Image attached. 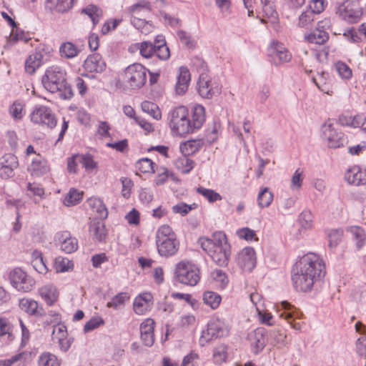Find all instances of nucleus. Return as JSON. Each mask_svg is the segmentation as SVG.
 Instances as JSON below:
<instances>
[{"label": "nucleus", "instance_id": "bf43d9fd", "mask_svg": "<svg viewBox=\"0 0 366 366\" xmlns=\"http://www.w3.org/2000/svg\"><path fill=\"white\" fill-rule=\"evenodd\" d=\"M300 226L304 229H310L312 227L313 215L309 210L302 211L298 218Z\"/></svg>", "mask_w": 366, "mask_h": 366}, {"label": "nucleus", "instance_id": "dca6fc26", "mask_svg": "<svg viewBox=\"0 0 366 366\" xmlns=\"http://www.w3.org/2000/svg\"><path fill=\"white\" fill-rule=\"evenodd\" d=\"M17 157L11 154H6L0 159V177L9 179L14 175V169L18 167Z\"/></svg>", "mask_w": 366, "mask_h": 366}, {"label": "nucleus", "instance_id": "2f4dec72", "mask_svg": "<svg viewBox=\"0 0 366 366\" xmlns=\"http://www.w3.org/2000/svg\"><path fill=\"white\" fill-rule=\"evenodd\" d=\"M170 127L173 132L179 136H184L194 132L189 117H184Z\"/></svg>", "mask_w": 366, "mask_h": 366}, {"label": "nucleus", "instance_id": "de8ad7c7", "mask_svg": "<svg viewBox=\"0 0 366 366\" xmlns=\"http://www.w3.org/2000/svg\"><path fill=\"white\" fill-rule=\"evenodd\" d=\"M141 107L144 112L149 114L154 119L157 120L161 119V112L156 104L149 101H144L142 103Z\"/></svg>", "mask_w": 366, "mask_h": 366}, {"label": "nucleus", "instance_id": "a878e982", "mask_svg": "<svg viewBox=\"0 0 366 366\" xmlns=\"http://www.w3.org/2000/svg\"><path fill=\"white\" fill-rule=\"evenodd\" d=\"M205 144V140L202 138L193 139L182 143L179 149L182 154L191 155L201 149Z\"/></svg>", "mask_w": 366, "mask_h": 366}, {"label": "nucleus", "instance_id": "4be33fe9", "mask_svg": "<svg viewBox=\"0 0 366 366\" xmlns=\"http://www.w3.org/2000/svg\"><path fill=\"white\" fill-rule=\"evenodd\" d=\"M105 67L106 64L99 54L89 55L84 63V69L89 72H102Z\"/></svg>", "mask_w": 366, "mask_h": 366}, {"label": "nucleus", "instance_id": "6e6552de", "mask_svg": "<svg viewBox=\"0 0 366 366\" xmlns=\"http://www.w3.org/2000/svg\"><path fill=\"white\" fill-rule=\"evenodd\" d=\"M125 79L132 89H139L147 81V69L140 64L129 66L125 70Z\"/></svg>", "mask_w": 366, "mask_h": 366}, {"label": "nucleus", "instance_id": "c9c22d12", "mask_svg": "<svg viewBox=\"0 0 366 366\" xmlns=\"http://www.w3.org/2000/svg\"><path fill=\"white\" fill-rule=\"evenodd\" d=\"M132 16L144 15L152 11L151 4L146 0H141L128 9Z\"/></svg>", "mask_w": 366, "mask_h": 366}, {"label": "nucleus", "instance_id": "3c124183", "mask_svg": "<svg viewBox=\"0 0 366 366\" xmlns=\"http://www.w3.org/2000/svg\"><path fill=\"white\" fill-rule=\"evenodd\" d=\"M0 337L6 342H10L14 339V335L11 332V325L6 318L0 317Z\"/></svg>", "mask_w": 366, "mask_h": 366}, {"label": "nucleus", "instance_id": "cd10ccee", "mask_svg": "<svg viewBox=\"0 0 366 366\" xmlns=\"http://www.w3.org/2000/svg\"><path fill=\"white\" fill-rule=\"evenodd\" d=\"M190 73L187 68L182 66L177 76L176 92L178 94H183L187 90L190 81Z\"/></svg>", "mask_w": 366, "mask_h": 366}, {"label": "nucleus", "instance_id": "052dcab7", "mask_svg": "<svg viewBox=\"0 0 366 366\" xmlns=\"http://www.w3.org/2000/svg\"><path fill=\"white\" fill-rule=\"evenodd\" d=\"M129 300V295L127 292H120L115 295L112 301L108 302L107 304V307L117 309L120 305H124V302Z\"/></svg>", "mask_w": 366, "mask_h": 366}, {"label": "nucleus", "instance_id": "f704fd0d", "mask_svg": "<svg viewBox=\"0 0 366 366\" xmlns=\"http://www.w3.org/2000/svg\"><path fill=\"white\" fill-rule=\"evenodd\" d=\"M61 360L49 352H42L38 358V366H60Z\"/></svg>", "mask_w": 366, "mask_h": 366}, {"label": "nucleus", "instance_id": "a211bd4d", "mask_svg": "<svg viewBox=\"0 0 366 366\" xmlns=\"http://www.w3.org/2000/svg\"><path fill=\"white\" fill-rule=\"evenodd\" d=\"M345 179L350 184L359 186L366 184V169H362L359 166H354L347 170L345 174Z\"/></svg>", "mask_w": 366, "mask_h": 366}, {"label": "nucleus", "instance_id": "864d4df0", "mask_svg": "<svg viewBox=\"0 0 366 366\" xmlns=\"http://www.w3.org/2000/svg\"><path fill=\"white\" fill-rule=\"evenodd\" d=\"M141 56L144 58L149 59L154 55L155 45L149 41H143L137 44Z\"/></svg>", "mask_w": 366, "mask_h": 366}, {"label": "nucleus", "instance_id": "1a4fd4ad", "mask_svg": "<svg viewBox=\"0 0 366 366\" xmlns=\"http://www.w3.org/2000/svg\"><path fill=\"white\" fill-rule=\"evenodd\" d=\"M31 121L36 124L46 126L53 129L56 125V119L50 108L45 106L36 107L30 114Z\"/></svg>", "mask_w": 366, "mask_h": 366}, {"label": "nucleus", "instance_id": "f8f14e48", "mask_svg": "<svg viewBox=\"0 0 366 366\" xmlns=\"http://www.w3.org/2000/svg\"><path fill=\"white\" fill-rule=\"evenodd\" d=\"M269 54L277 65L289 62L292 59L291 53L283 44L277 41H272L269 48Z\"/></svg>", "mask_w": 366, "mask_h": 366}, {"label": "nucleus", "instance_id": "603ef678", "mask_svg": "<svg viewBox=\"0 0 366 366\" xmlns=\"http://www.w3.org/2000/svg\"><path fill=\"white\" fill-rule=\"evenodd\" d=\"M197 192L198 194H201L205 199H207L210 203H213L222 199V196L213 189H207L203 187H199L197 189Z\"/></svg>", "mask_w": 366, "mask_h": 366}, {"label": "nucleus", "instance_id": "2eb2a0df", "mask_svg": "<svg viewBox=\"0 0 366 366\" xmlns=\"http://www.w3.org/2000/svg\"><path fill=\"white\" fill-rule=\"evenodd\" d=\"M352 4L348 3V1H344L337 6L336 14L344 21L354 24L359 21L361 16L360 10L354 9Z\"/></svg>", "mask_w": 366, "mask_h": 366}, {"label": "nucleus", "instance_id": "f03ea898", "mask_svg": "<svg viewBox=\"0 0 366 366\" xmlns=\"http://www.w3.org/2000/svg\"><path fill=\"white\" fill-rule=\"evenodd\" d=\"M199 243L214 263L220 267L227 265L231 254V247L224 233L216 232L211 237H200Z\"/></svg>", "mask_w": 366, "mask_h": 366}, {"label": "nucleus", "instance_id": "473e14b6", "mask_svg": "<svg viewBox=\"0 0 366 366\" xmlns=\"http://www.w3.org/2000/svg\"><path fill=\"white\" fill-rule=\"evenodd\" d=\"M89 232L99 242L104 241L107 234L105 225L102 222H92L89 226Z\"/></svg>", "mask_w": 366, "mask_h": 366}, {"label": "nucleus", "instance_id": "6ab92c4d", "mask_svg": "<svg viewBox=\"0 0 366 366\" xmlns=\"http://www.w3.org/2000/svg\"><path fill=\"white\" fill-rule=\"evenodd\" d=\"M56 240L60 243V248L65 253H72L78 248L77 239L71 237L70 233L67 231L57 234Z\"/></svg>", "mask_w": 366, "mask_h": 366}, {"label": "nucleus", "instance_id": "774afa93", "mask_svg": "<svg viewBox=\"0 0 366 366\" xmlns=\"http://www.w3.org/2000/svg\"><path fill=\"white\" fill-rule=\"evenodd\" d=\"M335 69L342 79H349L352 76L351 69L344 62L339 61L335 64Z\"/></svg>", "mask_w": 366, "mask_h": 366}, {"label": "nucleus", "instance_id": "79ce46f5", "mask_svg": "<svg viewBox=\"0 0 366 366\" xmlns=\"http://www.w3.org/2000/svg\"><path fill=\"white\" fill-rule=\"evenodd\" d=\"M82 13L86 14L95 25L99 23L100 19L103 16L102 10L98 6L90 4L82 9Z\"/></svg>", "mask_w": 366, "mask_h": 366}, {"label": "nucleus", "instance_id": "72a5a7b5", "mask_svg": "<svg viewBox=\"0 0 366 366\" xmlns=\"http://www.w3.org/2000/svg\"><path fill=\"white\" fill-rule=\"evenodd\" d=\"M205 121L204 108L202 105H196L193 108L191 123L194 130L199 129Z\"/></svg>", "mask_w": 366, "mask_h": 366}, {"label": "nucleus", "instance_id": "bb28decb", "mask_svg": "<svg viewBox=\"0 0 366 366\" xmlns=\"http://www.w3.org/2000/svg\"><path fill=\"white\" fill-rule=\"evenodd\" d=\"M73 0H45L44 6L46 10L64 13L72 7Z\"/></svg>", "mask_w": 366, "mask_h": 366}, {"label": "nucleus", "instance_id": "c85d7f7f", "mask_svg": "<svg viewBox=\"0 0 366 366\" xmlns=\"http://www.w3.org/2000/svg\"><path fill=\"white\" fill-rule=\"evenodd\" d=\"M305 40L311 44H324L329 39L328 33L322 29H319L316 27L315 29L312 31L310 34L305 35Z\"/></svg>", "mask_w": 366, "mask_h": 366}, {"label": "nucleus", "instance_id": "e433bc0d", "mask_svg": "<svg viewBox=\"0 0 366 366\" xmlns=\"http://www.w3.org/2000/svg\"><path fill=\"white\" fill-rule=\"evenodd\" d=\"M183 154L175 161L176 167L183 174H188L194 167V162Z\"/></svg>", "mask_w": 366, "mask_h": 366}, {"label": "nucleus", "instance_id": "f257e3e1", "mask_svg": "<svg viewBox=\"0 0 366 366\" xmlns=\"http://www.w3.org/2000/svg\"><path fill=\"white\" fill-rule=\"evenodd\" d=\"M325 273L322 259L316 254L310 252L303 255L293 267L292 282L297 291L310 292Z\"/></svg>", "mask_w": 366, "mask_h": 366}, {"label": "nucleus", "instance_id": "0e129e2a", "mask_svg": "<svg viewBox=\"0 0 366 366\" xmlns=\"http://www.w3.org/2000/svg\"><path fill=\"white\" fill-rule=\"evenodd\" d=\"M159 16L163 19L165 25L170 26L172 28H177L181 26V20L175 16H171L164 11L159 12Z\"/></svg>", "mask_w": 366, "mask_h": 366}, {"label": "nucleus", "instance_id": "4468645a", "mask_svg": "<svg viewBox=\"0 0 366 366\" xmlns=\"http://www.w3.org/2000/svg\"><path fill=\"white\" fill-rule=\"evenodd\" d=\"M237 264L244 271L251 272L256 266V254L252 247L242 249L237 257Z\"/></svg>", "mask_w": 366, "mask_h": 366}, {"label": "nucleus", "instance_id": "58836bf2", "mask_svg": "<svg viewBox=\"0 0 366 366\" xmlns=\"http://www.w3.org/2000/svg\"><path fill=\"white\" fill-rule=\"evenodd\" d=\"M189 117L187 109L184 106H179L172 110L169 114V126L175 124L184 117Z\"/></svg>", "mask_w": 366, "mask_h": 366}, {"label": "nucleus", "instance_id": "ddd939ff", "mask_svg": "<svg viewBox=\"0 0 366 366\" xmlns=\"http://www.w3.org/2000/svg\"><path fill=\"white\" fill-rule=\"evenodd\" d=\"M323 135L327 139V146L330 148H339L343 147L347 142L345 134L337 132L332 124H325L323 127Z\"/></svg>", "mask_w": 366, "mask_h": 366}, {"label": "nucleus", "instance_id": "e2e57ef3", "mask_svg": "<svg viewBox=\"0 0 366 366\" xmlns=\"http://www.w3.org/2000/svg\"><path fill=\"white\" fill-rule=\"evenodd\" d=\"M197 204H187L184 202H179L172 207V211L174 213L180 214L182 216L187 214L192 209H196Z\"/></svg>", "mask_w": 366, "mask_h": 366}, {"label": "nucleus", "instance_id": "69168bd1", "mask_svg": "<svg viewBox=\"0 0 366 366\" xmlns=\"http://www.w3.org/2000/svg\"><path fill=\"white\" fill-rule=\"evenodd\" d=\"M262 6V11L267 18H275L277 11L273 2L270 0H260Z\"/></svg>", "mask_w": 366, "mask_h": 366}, {"label": "nucleus", "instance_id": "37998d69", "mask_svg": "<svg viewBox=\"0 0 366 366\" xmlns=\"http://www.w3.org/2000/svg\"><path fill=\"white\" fill-rule=\"evenodd\" d=\"M221 300V296L214 292L206 291L203 294L204 303L212 309H217L219 306Z\"/></svg>", "mask_w": 366, "mask_h": 366}, {"label": "nucleus", "instance_id": "6e6d98bb", "mask_svg": "<svg viewBox=\"0 0 366 366\" xmlns=\"http://www.w3.org/2000/svg\"><path fill=\"white\" fill-rule=\"evenodd\" d=\"M68 336L66 327L63 324H56L54 325L51 332V340L54 343L59 340L63 339Z\"/></svg>", "mask_w": 366, "mask_h": 366}, {"label": "nucleus", "instance_id": "20e7f679", "mask_svg": "<svg viewBox=\"0 0 366 366\" xmlns=\"http://www.w3.org/2000/svg\"><path fill=\"white\" fill-rule=\"evenodd\" d=\"M156 245L159 254L164 257L174 256L179 248V242L169 225H162L156 233Z\"/></svg>", "mask_w": 366, "mask_h": 366}, {"label": "nucleus", "instance_id": "c03bdc74", "mask_svg": "<svg viewBox=\"0 0 366 366\" xmlns=\"http://www.w3.org/2000/svg\"><path fill=\"white\" fill-rule=\"evenodd\" d=\"M315 20V16L310 10H305L300 15L297 26L300 28L308 29L311 27Z\"/></svg>", "mask_w": 366, "mask_h": 366}, {"label": "nucleus", "instance_id": "393cba45", "mask_svg": "<svg viewBox=\"0 0 366 366\" xmlns=\"http://www.w3.org/2000/svg\"><path fill=\"white\" fill-rule=\"evenodd\" d=\"M19 307L31 315L43 316L44 315V310L42 307H39V303L34 300L28 298L21 299Z\"/></svg>", "mask_w": 366, "mask_h": 366}, {"label": "nucleus", "instance_id": "4c0bfd02", "mask_svg": "<svg viewBox=\"0 0 366 366\" xmlns=\"http://www.w3.org/2000/svg\"><path fill=\"white\" fill-rule=\"evenodd\" d=\"M80 50L71 42L63 43L59 48V53L61 57L72 59L76 56Z\"/></svg>", "mask_w": 366, "mask_h": 366}, {"label": "nucleus", "instance_id": "5701e85b", "mask_svg": "<svg viewBox=\"0 0 366 366\" xmlns=\"http://www.w3.org/2000/svg\"><path fill=\"white\" fill-rule=\"evenodd\" d=\"M152 304V296L150 293H144L137 297L133 302L134 310L137 315H144L149 310Z\"/></svg>", "mask_w": 366, "mask_h": 366}, {"label": "nucleus", "instance_id": "5fc2aeb1", "mask_svg": "<svg viewBox=\"0 0 366 366\" xmlns=\"http://www.w3.org/2000/svg\"><path fill=\"white\" fill-rule=\"evenodd\" d=\"M34 260L33 266L39 273H46L48 271L46 263L43 259L42 254L39 251H34L32 254Z\"/></svg>", "mask_w": 366, "mask_h": 366}, {"label": "nucleus", "instance_id": "4d7b16f0", "mask_svg": "<svg viewBox=\"0 0 366 366\" xmlns=\"http://www.w3.org/2000/svg\"><path fill=\"white\" fill-rule=\"evenodd\" d=\"M79 164L84 167L86 171H92L97 168V162L94 161L92 155L89 154H80L78 157Z\"/></svg>", "mask_w": 366, "mask_h": 366}, {"label": "nucleus", "instance_id": "7ed1b4c3", "mask_svg": "<svg viewBox=\"0 0 366 366\" xmlns=\"http://www.w3.org/2000/svg\"><path fill=\"white\" fill-rule=\"evenodd\" d=\"M66 76V72L63 68L56 65L51 66L46 69L41 78V83L48 92L58 93L61 99H69L74 94Z\"/></svg>", "mask_w": 366, "mask_h": 366}, {"label": "nucleus", "instance_id": "13d9d810", "mask_svg": "<svg viewBox=\"0 0 366 366\" xmlns=\"http://www.w3.org/2000/svg\"><path fill=\"white\" fill-rule=\"evenodd\" d=\"M154 163L149 158H142L135 164V167L142 173L154 172Z\"/></svg>", "mask_w": 366, "mask_h": 366}, {"label": "nucleus", "instance_id": "b1692460", "mask_svg": "<svg viewBox=\"0 0 366 366\" xmlns=\"http://www.w3.org/2000/svg\"><path fill=\"white\" fill-rule=\"evenodd\" d=\"M39 294L47 305H53L58 300L59 292L56 287L51 284L45 285L39 289Z\"/></svg>", "mask_w": 366, "mask_h": 366}, {"label": "nucleus", "instance_id": "9d476101", "mask_svg": "<svg viewBox=\"0 0 366 366\" xmlns=\"http://www.w3.org/2000/svg\"><path fill=\"white\" fill-rule=\"evenodd\" d=\"M197 90L202 97L212 99L214 96L220 94L221 86L217 81L211 79L202 72L199 74Z\"/></svg>", "mask_w": 366, "mask_h": 366}, {"label": "nucleus", "instance_id": "49530a36", "mask_svg": "<svg viewBox=\"0 0 366 366\" xmlns=\"http://www.w3.org/2000/svg\"><path fill=\"white\" fill-rule=\"evenodd\" d=\"M358 34L366 38V24H361L357 31L353 28L347 29L345 31L344 36L352 42H357L361 39V37L359 36Z\"/></svg>", "mask_w": 366, "mask_h": 366}, {"label": "nucleus", "instance_id": "0eeeda50", "mask_svg": "<svg viewBox=\"0 0 366 366\" xmlns=\"http://www.w3.org/2000/svg\"><path fill=\"white\" fill-rule=\"evenodd\" d=\"M11 285L19 292H29L34 287V280L21 268L12 269L9 274Z\"/></svg>", "mask_w": 366, "mask_h": 366}, {"label": "nucleus", "instance_id": "09e8293b", "mask_svg": "<svg viewBox=\"0 0 366 366\" xmlns=\"http://www.w3.org/2000/svg\"><path fill=\"white\" fill-rule=\"evenodd\" d=\"M273 200V194L267 187L263 188L258 194V205L261 208L267 207L270 205Z\"/></svg>", "mask_w": 366, "mask_h": 366}, {"label": "nucleus", "instance_id": "8fccbe9b", "mask_svg": "<svg viewBox=\"0 0 366 366\" xmlns=\"http://www.w3.org/2000/svg\"><path fill=\"white\" fill-rule=\"evenodd\" d=\"M83 193L75 189H71L69 193L65 196L64 204L70 207L77 204L82 199Z\"/></svg>", "mask_w": 366, "mask_h": 366}, {"label": "nucleus", "instance_id": "9b49d317", "mask_svg": "<svg viewBox=\"0 0 366 366\" xmlns=\"http://www.w3.org/2000/svg\"><path fill=\"white\" fill-rule=\"evenodd\" d=\"M281 307L283 312L280 311V317L285 319L293 329L300 330L302 329V322L300 321L297 322L296 320L300 318L301 312L287 301L282 302Z\"/></svg>", "mask_w": 366, "mask_h": 366}, {"label": "nucleus", "instance_id": "aec40b11", "mask_svg": "<svg viewBox=\"0 0 366 366\" xmlns=\"http://www.w3.org/2000/svg\"><path fill=\"white\" fill-rule=\"evenodd\" d=\"M154 322L152 319L148 318L140 325L141 340L147 347H151L154 342Z\"/></svg>", "mask_w": 366, "mask_h": 366}, {"label": "nucleus", "instance_id": "338daca9", "mask_svg": "<svg viewBox=\"0 0 366 366\" xmlns=\"http://www.w3.org/2000/svg\"><path fill=\"white\" fill-rule=\"evenodd\" d=\"M177 35L181 43L185 45L187 48L193 49L195 47V41L192 38L189 34L183 30H179L177 31Z\"/></svg>", "mask_w": 366, "mask_h": 366}, {"label": "nucleus", "instance_id": "a19ab883", "mask_svg": "<svg viewBox=\"0 0 366 366\" xmlns=\"http://www.w3.org/2000/svg\"><path fill=\"white\" fill-rule=\"evenodd\" d=\"M54 267L56 272H66L74 269V263L66 257H58L55 259Z\"/></svg>", "mask_w": 366, "mask_h": 366}, {"label": "nucleus", "instance_id": "a18cd8bd", "mask_svg": "<svg viewBox=\"0 0 366 366\" xmlns=\"http://www.w3.org/2000/svg\"><path fill=\"white\" fill-rule=\"evenodd\" d=\"M352 238L355 241L357 248H361L365 244V232L362 228L358 226H352L348 229Z\"/></svg>", "mask_w": 366, "mask_h": 366}, {"label": "nucleus", "instance_id": "39448f33", "mask_svg": "<svg viewBox=\"0 0 366 366\" xmlns=\"http://www.w3.org/2000/svg\"><path fill=\"white\" fill-rule=\"evenodd\" d=\"M175 275L182 284L194 286L200 280L199 269L194 263L182 261L176 265Z\"/></svg>", "mask_w": 366, "mask_h": 366}, {"label": "nucleus", "instance_id": "f3484780", "mask_svg": "<svg viewBox=\"0 0 366 366\" xmlns=\"http://www.w3.org/2000/svg\"><path fill=\"white\" fill-rule=\"evenodd\" d=\"M248 340L253 353H259L265 347V330L262 327L257 328L248 334Z\"/></svg>", "mask_w": 366, "mask_h": 366}, {"label": "nucleus", "instance_id": "7c9ffc66", "mask_svg": "<svg viewBox=\"0 0 366 366\" xmlns=\"http://www.w3.org/2000/svg\"><path fill=\"white\" fill-rule=\"evenodd\" d=\"M30 353L23 352L9 359L0 360V366H26Z\"/></svg>", "mask_w": 366, "mask_h": 366}, {"label": "nucleus", "instance_id": "412c9836", "mask_svg": "<svg viewBox=\"0 0 366 366\" xmlns=\"http://www.w3.org/2000/svg\"><path fill=\"white\" fill-rule=\"evenodd\" d=\"M49 166L47 161L41 155H36L31 161L28 167L29 172L31 175L40 177L47 174L49 172Z\"/></svg>", "mask_w": 366, "mask_h": 366}, {"label": "nucleus", "instance_id": "680f3d73", "mask_svg": "<svg viewBox=\"0 0 366 366\" xmlns=\"http://www.w3.org/2000/svg\"><path fill=\"white\" fill-rule=\"evenodd\" d=\"M343 231L341 229H332L328 233L329 247L330 248L336 247L341 242Z\"/></svg>", "mask_w": 366, "mask_h": 366}, {"label": "nucleus", "instance_id": "423d86ee", "mask_svg": "<svg viewBox=\"0 0 366 366\" xmlns=\"http://www.w3.org/2000/svg\"><path fill=\"white\" fill-rule=\"evenodd\" d=\"M229 328L224 321L219 318L212 319L207 324V329L203 331L199 339V342L204 345L213 339H217L228 335Z\"/></svg>", "mask_w": 366, "mask_h": 366}, {"label": "nucleus", "instance_id": "c756f323", "mask_svg": "<svg viewBox=\"0 0 366 366\" xmlns=\"http://www.w3.org/2000/svg\"><path fill=\"white\" fill-rule=\"evenodd\" d=\"M43 64V55L41 52H35L29 56L25 62V71L29 74H34Z\"/></svg>", "mask_w": 366, "mask_h": 366}, {"label": "nucleus", "instance_id": "ea45409f", "mask_svg": "<svg viewBox=\"0 0 366 366\" xmlns=\"http://www.w3.org/2000/svg\"><path fill=\"white\" fill-rule=\"evenodd\" d=\"M89 205L97 214V217L99 219H106L108 216V212L106 206L102 201L98 198H92L89 199Z\"/></svg>", "mask_w": 366, "mask_h": 366}]
</instances>
